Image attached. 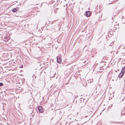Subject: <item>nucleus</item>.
Wrapping results in <instances>:
<instances>
[{
  "label": "nucleus",
  "mask_w": 125,
  "mask_h": 125,
  "mask_svg": "<svg viewBox=\"0 0 125 125\" xmlns=\"http://www.w3.org/2000/svg\"><path fill=\"white\" fill-rule=\"evenodd\" d=\"M92 105V104H91L87 105L84 109V112L87 113L89 112H91L93 110Z\"/></svg>",
  "instance_id": "nucleus-1"
},
{
  "label": "nucleus",
  "mask_w": 125,
  "mask_h": 125,
  "mask_svg": "<svg viewBox=\"0 0 125 125\" xmlns=\"http://www.w3.org/2000/svg\"><path fill=\"white\" fill-rule=\"evenodd\" d=\"M84 15L87 17H89L90 16L91 13L90 11H86Z\"/></svg>",
  "instance_id": "nucleus-2"
},
{
  "label": "nucleus",
  "mask_w": 125,
  "mask_h": 125,
  "mask_svg": "<svg viewBox=\"0 0 125 125\" xmlns=\"http://www.w3.org/2000/svg\"><path fill=\"white\" fill-rule=\"evenodd\" d=\"M57 62L60 63L61 62V58L59 56L57 57Z\"/></svg>",
  "instance_id": "nucleus-3"
},
{
  "label": "nucleus",
  "mask_w": 125,
  "mask_h": 125,
  "mask_svg": "<svg viewBox=\"0 0 125 125\" xmlns=\"http://www.w3.org/2000/svg\"><path fill=\"white\" fill-rule=\"evenodd\" d=\"M38 109L39 111H40V112H41V113H42L43 112V109L42 106H38Z\"/></svg>",
  "instance_id": "nucleus-4"
},
{
  "label": "nucleus",
  "mask_w": 125,
  "mask_h": 125,
  "mask_svg": "<svg viewBox=\"0 0 125 125\" xmlns=\"http://www.w3.org/2000/svg\"><path fill=\"white\" fill-rule=\"evenodd\" d=\"M81 52L79 50H78L76 51L75 53H74V54L75 55L76 54L77 55H80L81 54Z\"/></svg>",
  "instance_id": "nucleus-5"
},
{
  "label": "nucleus",
  "mask_w": 125,
  "mask_h": 125,
  "mask_svg": "<svg viewBox=\"0 0 125 125\" xmlns=\"http://www.w3.org/2000/svg\"><path fill=\"white\" fill-rule=\"evenodd\" d=\"M124 73L121 72L120 74L119 75V77L120 78H121L122 77L124 74Z\"/></svg>",
  "instance_id": "nucleus-6"
},
{
  "label": "nucleus",
  "mask_w": 125,
  "mask_h": 125,
  "mask_svg": "<svg viewBox=\"0 0 125 125\" xmlns=\"http://www.w3.org/2000/svg\"><path fill=\"white\" fill-rule=\"evenodd\" d=\"M125 66H124L123 67L121 72L125 73Z\"/></svg>",
  "instance_id": "nucleus-7"
},
{
  "label": "nucleus",
  "mask_w": 125,
  "mask_h": 125,
  "mask_svg": "<svg viewBox=\"0 0 125 125\" xmlns=\"http://www.w3.org/2000/svg\"><path fill=\"white\" fill-rule=\"evenodd\" d=\"M16 8H14L12 10V11L13 12H15L16 11Z\"/></svg>",
  "instance_id": "nucleus-8"
},
{
  "label": "nucleus",
  "mask_w": 125,
  "mask_h": 125,
  "mask_svg": "<svg viewBox=\"0 0 125 125\" xmlns=\"http://www.w3.org/2000/svg\"><path fill=\"white\" fill-rule=\"evenodd\" d=\"M3 84L2 83H0V86H3Z\"/></svg>",
  "instance_id": "nucleus-9"
},
{
  "label": "nucleus",
  "mask_w": 125,
  "mask_h": 125,
  "mask_svg": "<svg viewBox=\"0 0 125 125\" xmlns=\"http://www.w3.org/2000/svg\"><path fill=\"white\" fill-rule=\"evenodd\" d=\"M83 85L84 86H86V84H85L84 85L83 84Z\"/></svg>",
  "instance_id": "nucleus-10"
}]
</instances>
